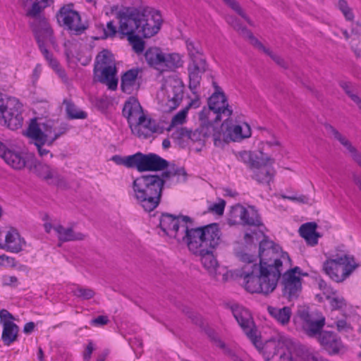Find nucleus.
Listing matches in <instances>:
<instances>
[{"instance_id":"obj_1","label":"nucleus","mask_w":361,"mask_h":361,"mask_svg":"<svg viewBox=\"0 0 361 361\" xmlns=\"http://www.w3.org/2000/svg\"><path fill=\"white\" fill-rule=\"evenodd\" d=\"M118 32L127 36L133 50L137 54L143 52L145 42L139 35L148 38L156 35L160 30L162 18L159 11L139 10L126 7L118 14Z\"/></svg>"},{"instance_id":"obj_2","label":"nucleus","mask_w":361,"mask_h":361,"mask_svg":"<svg viewBox=\"0 0 361 361\" xmlns=\"http://www.w3.org/2000/svg\"><path fill=\"white\" fill-rule=\"evenodd\" d=\"M259 281L263 283L264 295L272 293L276 288L283 271V265L290 266L288 254L272 240L264 237L259 245Z\"/></svg>"},{"instance_id":"obj_3","label":"nucleus","mask_w":361,"mask_h":361,"mask_svg":"<svg viewBox=\"0 0 361 361\" xmlns=\"http://www.w3.org/2000/svg\"><path fill=\"white\" fill-rule=\"evenodd\" d=\"M164 185L161 175H141L132 183L133 196L145 211L150 212L160 203Z\"/></svg>"},{"instance_id":"obj_4","label":"nucleus","mask_w":361,"mask_h":361,"mask_svg":"<svg viewBox=\"0 0 361 361\" xmlns=\"http://www.w3.org/2000/svg\"><path fill=\"white\" fill-rule=\"evenodd\" d=\"M190 63L188 70L189 73V88L195 90L199 87L201 75L207 70V62L200 44L198 42L187 39L185 41Z\"/></svg>"},{"instance_id":"obj_5","label":"nucleus","mask_w":361,"mask_h":361,"mask_svg":"<svg viewBox=\"0 0 361 361\" xmlns=\"http://www.w3.org/2000/svg\"><path fill=\"white\" fill-rule=\"evenodd\" d=\"M23 123L22 104L18 99L0 92V125L16 130Z\"/></svg>"},{"instance_id":"obj_6","label":"nucleus","mask_w":361,"mask_h":361,"mask_svg":"<svg viewBox=\"0 0 361 361\" xmlns=\"http://www.w3.org/2000/svg\"><path fill=\"white\" fill-rule=\"evenodd\" d=\"M238 257L245 264L240 275L243 279V284L245 289L252 293L264 294L263 283L259 280V263H257L256 257L243 252L238 253Z\"/></svg>"},{"instance_id":"obj_7","label":"nucleus","mask_w":361,"mask_h":361,"mask_svg":"<svg viewBox=\"0 0 361 361\" xmlns=\"http://www.w3.org/2000/svg\"><path fill=\"white\" fill-rule=\"evenodd\" d=\"M148 65L160 73L173 71L182 66L180 56L176 53L165 54L158 47H150L145 53Z\"/></svg>"},{"instance_id":"obj_8","label":"nucleus","mask_w":361,"mask_h":361,"mask_svg":"<svg viewBox=\"0 0 361 361\" xmlns=\"http://www.w3.org/2000/svg\"><path fill=\"white\" fill-rule=\"evenodd\" d=\"M94 72L97 74L100 72L98 76V81L105 84L108 88L115 90L118 85V79L116 78V68L112 54L108 50L102 51L96 57V64Z\"/></svg>"},{"instance_id":"obj_9","label":"nucleus","mask_w":361,"mask_h":361,"mask_svg":"<svg viewBox=\"0 0 361 361\" xmlns=\"http://www.w3.org/2000/svg\"><path fill=\"white\" fill-rule=\"evenodd\" d=\"M357 267L358 264L355 262L353 257L343 255L325 261L323 264V270L333 281L341 282Z\"/></svg>"},{"instance_id":"obj_10","label":"nucleus","mask_w":361,"mask_h":361,"mask_svg":"<svg viewBox=\"0 0 361 361\" xmlns=\"http://www.w3.org/2000/svg\"><path fill=\"white\" fill-rule=\"evenodd\" d=\"M66 131V128L61 127L58 123L47 121L38 124L35 120L30 124L27 135L31 139L41 138L48 142V147H51L54 142Z\"/></svg>"},{"instance_id":"obj_11","label":"nucleus","mask_w":361,"mask_h":361,"mask_svg":"<svg viewBox=\"0 0 361 361\" xmlns=\"http://www.w3.org/2000/svg\"><path fill=\"white\" fill-rule=\"evenodd\" d=\"M297 315L301 321L304 333L310 338H316L322 331L325 325V317L321 312L307 307H300Z\"/></svg>"},{"instance_id":"obj_12","label":"nucleus","mask_w":361,"mask_h":361,"mask_svg":"<svg viewBox=\"0 0 361 361\" xmlns=\"http://www.w3.org/2000/svg\"><path fill=\"white\" fill-rule=\"evenodd\" d=\"M193 224V220L188 216H174L168 213L162 214L159 219V227L164 233L169 238H174L181 243L184 233L183 224Z\"/></svg>"},{"instance_id":"obj_13","label":"nucleus","mask_w":361,"mask_h":361,"mask_svg":"<svg viewBox=\"0 0 361 361\" xmlns=\"http://www.w3.org/2000/svg\"><path fill=\"white\" fill-rule=\"evenodd\" d=\"M56 17L58 22L73 35H80L87 29V25L81 22L79 13L73 10L72 4L62 6Z\"/></svg>"},{"instance_id":"obj_14","label":"nucleus","mask_w":361,"mask_h":361,"mask_svg":"<svg viewBox=\"0 0 361 361\" xmlns=\"http://www.w3.org/2000/svg\"><path fill=\"white\" fill-rule=\"evenodd\" d=\"M233 314L240 326L243 329L252 344L258 349L263 348L261 337L257 334V330L250 312L241 306L235 305L231 307Z\"/></svg>"},{"instance_id":"obj_15","label":"nucleus","mask_w":361,"mask_h":361,"mask_svg":"<svg viewBox=\"0 0 361 361\" xmlns=\"http://www.w3.org/2000/svg\"><path fill=\"white\" fill-rule=\"evenodd\" d=\"M168 161L154 153L143 154L137 152L135 154L134 168L139 172L159 171L168 167Z\"/></svg>"},{"instance_id":"obj_16","label":"nucleus","mask_w":361,"mask_h":361,"mask_svg":"<svg viewBox=\"0 0 361 361\" xmlns=\"http://www.w3.org/2000/svg\"><path fill=\"white\" fill-rule=\"evenodd\" d=\"M299 270V267H296L286 271L283 274H281L282 294L289 301L297 299L302 290V279L295 274Z\"/></svg>"},{"instance_id":"obj_17","label":"nucleus","mask_w":361,"mask_h":361,"mask_svg":"<svg viewBox=\"0 0 361 361\" xmlns=\"http://www.w3.org/2000/svg\"><path fill=\"white\" fill-rule=\"evenodd\" d=\"M182 228L184 229V233L181 243H185L190 251L195 253L206 250L204 226L189 228L188 225L183 224Z\"/></svg>"},{"instance_id":"obj_18","label":"nucleus","mask_w":361,"mask_h":361,"mask_svg":"<svg viewBox=\"0 0 361 361\" xmlns=\"http://www.w3.org/2000/svg\"><path fill=\"white\" fill-rule=\"evenodd\" d=\"M214 87V92L210 96L208 100V105L214 114H216L215 121L221 120V115L225 114L230 116L233 110L229 106L226 97L221 88L214 81L212 82Z\"/></svg>"},{"instance_id":"obj_19","label":"nucleus","mask_w":361,"mask_h":361,"mask_svg":"<svg viewBox=\"0 0 361 361\" xmlns=\"http://www.w3.org/2000/svg\"><path fill=\"white\" fill-rule=\"evenodd\" d=\"M28 169L38 177L45 180L49 184L61 185L64 183L63 177L55 169L39 162L34 157H30Z\"/></svg>"},{"instance_id":"obj_20","label":"nucleus","mask_w":361,"mask_h":361,"mask_svg":"<svg viewBox=\"0 0 361 361\" xmlns=\"http://www.w3.org/2000/svg\"><path fill=\"white\" fill-rule=\"evenodd\" d=\"M262 161L264 164H259V166H255L252 169L254 170L252 178L259 184L269 185L270 183L273 181L275 175V171L272 167L274 159L260 152V162Z\"/></svg>"},{"instance_id":"obj_21","label":"nucleus","mask_w":361,"mask_h":361,"mask_svg":"<svg viewBox=\"0 0 361 361\" xmlns=\"http://www.w3.org/2000/svg\"><path fill=\"white\" fill-rule=\"evenodd\" d=\"M316 338L323 349L331 355H338L345 351L341 337L334 331H322Z\"/></svg>"},{"instance_id":"obj_22","label":"nucleus","mask_w":361,"mask_h":361,"mask_svg":"<svg viewBox=\"0 0 361 361\" xmlns=\"http://www.w3.org/2000/svg\"><path fill=\"white\" fill-rule=\"evenodd\" d=\"M261 350L266 361H293L290 350L283 343L269 341Z\"/></svg>"},{"instance_id":"obj_23","label":"nucleus","mask_w":361,"mask_h":361,"mask_svg":"<svg viewBox=\"0 0 361 361\" xmlns=\"http://www.w3.org/2000/svg\"><path fill=\"white\" fill-rule=\"evenodd\" d=\"M324 128L331 137L339 142L345 148L352 160L361 168V152L353 145L352 142L336 128L329 123L324 124Z\"/></svg>"},{"instance_id":"obj_24","label":"nucleus","mask_w":361,"mask_h":361,"mask_svg":"<svg viewBox=\"0 0 361 361\" xmlns=\"http://www.w3.org/2000/svg\"><path fill=\"white\" fill-rule=\"evenodd\" d=\"M230 214L232 218H239L245 225L255 226L262 225L260 217L257 212L252 207L247 210L244 207L236 204L231 207Z\"/></svg>"},{"instance_id":"obj_25","label":"nucleus","mask_w":361,"mask_h":361,"mask_svg":"<svg viewBox=\"0 0 361 361\" xmlns=\"http://www.w3.org/2000/svg\"><path fill=\"white\" fill-rule=\"evenodd\" d=\"M130 128L133 133L140 138L149 137L159 130V126L156 121L146 117L145 115L140 117Z\"/></svg>"},{"instance_id":"obj_26","label":"nucleus","mask_w":361,"mask_h":361,"mask_svg":"<svg viewBox=\"0 0 361 361\" xmlns=\"http://www.w3.org/2000/svg\"><path fill=\"white\" fill-rule=\"evenodd\" d=\"M184 86L182 82L177 79L169 80L166 85L168 98L166 105L170 110L175 109L180 103L183 97Z\"/></svg>"},{"instance_id":"obj_27","label":"nucleus","mask_w":361,"mask_h":361,"mask_svg":"<svg viewBox=\"0 0 361 361\" xmlns=\"http://www.w3.org/2000/svg\"><path fill=\"white\" fill-rule=\"evenodd\" d=\"M204 232L206 249L216 250L223 243V234L218 224L212 223L204 226Z\"/></svg>"},{"instance_id":"obj_28","label":"nucleus","mask_w":361,"mask_h":361,"mask_svg":"<svg viewBox=\"0 0 361 361\" xmlns=\"http://www.w3.org/2000/svg\"><path fill=\"white\" fill-rule=\"evenodd\" d=\"M25 244V241L20 237L17 230L11 228L6 232L4 243L0 244V246L8 252L18 253L23 250Z\"/></svg>"},{"instance_id":"obj_29","label":"nucleus","mask_w":361,"mask_h":361,"mask_svg":"<svg viewBox=\"0 0 361 361\" xmlns=\"http://www.w3.org/2000/svg\"><path fill=\"white\" fill-rule=\"evenodd\" d=\"M122 113L128 119L129 126L145 115L139 102L135 97H130L125 102Z\"/></svg>"},{"instance_id":"obj_30","label":"nucleus","mask_w":361,"mask_h":361,"mask_svg":"<svg viewBox=\"0 0 361 361\" xmlns=\"http://www.w3.org/2000/svg\"><path fill=\"white\" fill-rule=\"evenodd\" d=\"M139 72V68H132L123 73L121 82V88L123 92L130 94L137 89V80Z\"/></svg>"},{"instance_id":"obj_31","label":"nucleus","mask_w":361,"mask_h":361,"mask_svg":"<svg viewBox=\"0 0 361 361\" xmlns=\"http://www.w3.org/2000/svg\"><path fill=\"white\" fill-rule=\"evenodd\" d=\"M42 25L44 26L42 28L43 30H39L37 27L34 28V35L41 52L44 55L49 52L45 47V43L53 42V30L51 27H47L43 21Z\"/></svg>"},{"instance_id":"obj_32","label":"nucleus","mask_w":361,"mask_h":361,"mask_svg":"<svg viewBox=\"0 0 361 361\" xmlns=\"http://www.w3.org/2000/svg\"><path fill=\"white\" fill-rule=\"evenodd\" d=\"M43 8L44 6H40L39 2L36 1L32 4L31 8H29L26 12L27 16L33 18V20L30 23V27L33 32L35 27H37V28L39 30H43L42 29L44 27L42 25V21L46 24L47 27H51L47 22V18L39 15Z\"/></svg>"},{"instance_id":"obj_33","label":"nucleus","mask_w":361,"mask_h":361,"mask_svg":"<svg viewBox=\"0 0 361 361\" xmlns=\"http://www.w3.org/2000/svg\"><path fill=\"white\" fill-rule=\"evenodd\" d=\"M317 224L315 222H307L302 224L299 228V233L307 243L311 246H314L318 243V238L321 236L316 231Z\"/></svg>"},{"instance_id":"obj_34","label":"nucleus","mask_w":361,"mask_h":361,"mask_svg":"<svg viewBox=\"0 0 361 361\" xmlns=\"http://www.w3.org/2000/svg\"><path fill=\"white\" fill-rule=\"evenodd\" d=\"M5 162L16 170L24 169L26 166L29 167L30 157H26L21 153L13 150L7 152V155L4 159Z\"/></svg>"},{"instance_id":"obj_35","label":"nucleus","mask_w":361,"mask_h":361,"mask_svg":"<svg viewBox=\"0 0 361 361\" xmlns=\"http://www.w3.org/2000/svg\"><path fill=\"white\" fill-rule=\"evenodd\" d=\"M61 242L83 240L85 235L80 232H75L72 228H65L61 225L54 227Z\"/></svg>"},{"instance_id":"obj_36","label":"nucleus","mask_w":361,"mask_h":361,"mask_svg":"<svg viewBox=\"0 0 361 361\" xmlns=\"http://www.w3.org/2000/svg\"><path fill=\"white\" fill-rule=\"evenodd\" d=\"M214 250L206 249L194 253L200 257L202 264L211 274H216V270L218 267L217 260L214 255Z\"/></svg>"},{"instance_id":"obj_37","label":"nucleus","mask_w":361,"mask_h":361,"mask_svg":"<svg viewBox=\"0 0 361 361\" xmlns=\"http://www.w3.org/2000/svg\"><path fill=\"white\" fill-rule=\"evenodd\" d=\"M19 327L12 321H4L1 339L6 345H10L16 341Z\"/></svg>"},{"instance_id":"obj_38","label":"nucleus","mask_w":361,"mask_h":361,"mask_svg":"<svg viewBox=\"0 0 361 361\" xmlns=\"http://www.w3.org/2000/svg\"><path fill=\"white\" fill-rule=\"evenodd\" d=\"M226 22L236 30L240 35L244 38H247L250 40V44L254 45L255 43L258 40L246 27L243 26L240 21L233 16H227L226 18Z\"/></svg>"},{"instance_id":"obj_39","label":"nucleus","mask_w":361,"mask_h":361,"mask_svg":"<svg viewBox=\"0 0 361 361\" xmlns=\"http://www.w3.org/2000/svg\"><path fill=\"white\" fill-rule=\"evenodd\" d=\"M269 314L282 325L289 323L292 314L291 309L289 307L281 308L269 306L267 308Z\"/></svg>"},{"instance_id":"obj_40","label":"nucleus","mask_w":361,"mask_h":361,"mask_svg":"<svg viewBox=\"0 0 361 361\" xmlns=\"http://www.w3.org/2000/svg\"><path fill=\"white\" fill-rule=\"evenodd\" d=\"M231 140L236 141L247 138L251 135V129L250 126L244 123L243 125H235L228 129Z\"/></svg>"},{"instance_id":"obj_41","label":"nucleus","mask_w":361,"mask_h":361,"mask_svg":"<svg viewBox=\"0 0 361 361\" xmlns=\"http://www.w3.org/2000/svg\"><path fill=\"white\" fill-rule=\"evenodd\" d=\"M212 128V124L209 123L202 125L193 131L189 130V140L193 142H204V138L210 135Z\"/></svg>"},{"instance_id":"obj_42","label":"nucleus","mask_w":361,"mask_h":361,"mask_svg":"<svg viewBox=\"0 0 361 361\" xmlns=\"http://www.w3.org/2000/svg\"><path fill=\"white\" fill-rule=\"evenodd\" d=\"M192 106L197 107L199 106V100L192 101L186 107L180 110L171 119V124L169 127V130H170L172 128L182 125L185 122L186 116L188 112V109Z\"/></svg>"},{"instance_id":"obj_43","label":"nucleus","mask_w":361,"mask_h":361,"mask_svg":"<svg viewBox=\"0 0 361 361\" xmlns=\"http://www.w3.org/2000/svg\"><path fill=\"white\" fill-rule=\"evenodd\" d=\"M161 178H163L164 183H165L168 180L177 178L176 182L185 181L186 180L187 173L183 168H172L166 171H163L161 173Z\"/></svg>"},{"instance_id":"obj_44","label":"nucleus","mask_w":361,"mask_h":361,"mask_svg":"<svg viewBox=\"0 0 361 361\" xmlns=\"http://www.w3.org/2000/svg\"><path fill=\"white\" fill-rule=\"evenodd\" d=\"M63 103L66 104V111L70 119H85L87 118V114L79 110L76 106L71 102L64 100Z\"/></svg>"},{"instance_id":"obj_45","label":"nucleus","mask_w":361,"mask_h":361,"mask_svg":"<svg viewBox=\"0 0 361 361\" xmlns=\"http://www.w3.org/2000/svg\"><path fill=\"white\" fill-rule=\"evenodd\" d=\"M253 46L269 56L272 60L279 66L283 68H288L287 63L281 56L274 54L269 49L265 47L259 40H257Z\"/></svg>"},{"instance_id":"obj_46","label":"nucleus","mask_w":361,"mask_h":361,"mask_svg":"<svg viewBox=\"0 0 361 361\" xmlns=\"http://www.w3.org/2000/svg\"><path fill=\"white\" fill-rule=\"evenodd\" d=\"M327 300L331 308V310H341L346 309L348 304L345 299L340 295L334 294L332 296H328Z\"/></svg>"},{"instance_id":"obj_47","label":"nucleus","mask_w":361,"mask_h":361,"mask_svg":"<svg viewBox=\"0 0 361 361\" xmlns=\"http://www.w3.org/2000/svg\"><path fill=\"white\" fill-rule=\"evenodd\" d=\"M239 154L242 161L247 164L252 169L255 166H259V164H264L263 161L260 162V155L258 156L247 151L240 152Z\"/></svg>"},{"instance_id":"obj_48","label":"nucleus","mask_w":361,"mask_h":361,"mask_svg":"<svg viewBox=\"0 0 361 361\" xmlns=\"http://www.w3.org/2000/svg\"><path fill=\"white\" fill-rule=\"evenodd\" d=\"M228 6L240 16L250 26H255L252 20L246 15L239 4L235 0H223Z\"/></svg>"},{"instance_id":"obj_49","label":"nucleus","mask_w":361,"mask_h":361,"mask_svg":"<svg viewBox=\"0 0 361 361\" xmlns=\"http://www.w3.org/2000/svg\"><path fill=\"white\" fill-rule=\"evenodd\" d=\"M171 137L178 142L179 145L182 142L189 141V130L186 128H177L172 133Z\"/></svg>"},{"instance_id":"obj_50","label":"nucleus","mask_w":361,"mask_h":361,"mask_svg":"<svg viewBox=\"0 0 361 361\" xmlns=\"http://www.w3.org/2000/svg\"><path fill=\"white\" fill-rule=\"evenodd\" d=\"M349 316L347 314H343V317L341 319H336L334 324L336 326V329L339 332H350L353 328L351 326L350 323L348 321Z\"/></svg>"},{"instance_id":"obj_51","label":"nucleus","mask_w":361,"mask_h":361,"mask_svg":"<svg viewBox=\"0 0 361 361\" xmlns=\"http://www.w3.org/2000/svg\"><path fill=\"white\" fill-rule=\"evenodd\" d=\"M111 159L118 165H123L127 168H134L135 154L122 157L119 155H114Z\"/></svg>"},{"instance_id":"obj_52","label":"nucleus","mask_w":361,"mask_h":361,"mask_svg":"<svg viewBox=\"0 0 361 361\" xmlns=\"http://www.w3.org/2000/svg\"><path fill=\"white\" fill-rule=\"evenodd\" d=\"M73 293L75 296L82 300H90L95 295V293L92 289L82 287H78L73 291Z\"/></svg>"},{"instance_id":"obj_53","label":"nucleus","mask_w":361,"mask_h":361,"mask_svg":"<svg viewBox=\"0 0 361 361\" xmlns=\"http://www.w3.org/2000/svg\"><path fill=\"white\" fill-rule=\"evenodd\" d=\"M35 143V145L36 146L37 149V152L39 155L41 157H44L45 156L49 155L50 157H52L53 155L50 152L49 149H46L44 147V145H47L48 146V142L44 141L41 138L38 139H32Z\"/></svg>"},{"instance_id":"obj_54","label":"nucleus","mask_w":361,"mask_h":361,"mask_svg":"<svg viewBox=\"0 0 361 361\" xmlns=\"http://www.w3.org/2000/svg\"><path fill=\"white\" fill-rule=\"evenodd\" d=\"M225 206L226 201L219 198L217 202L213 203L209 206L208 210L212 214L221 216L224 214Z\"/></svg>"},{"instance_id":"obj_55","label":"nucleus","mask_w":361,"mask_h":361,"mask_svg":"<svg viewBox=\"0 0 361 361\" xmlns=\"http://www.w3.org/2000/svg\"><path fill=\"white\" fill-rule=\"evenodd\" d=\"M340 86L345 91V94L355 102L356 104L361 102V99L353 92L351 84L347 82H341Z\"/></svg>"},{"instance_id":"obj_56","label":"nucleus","mask_w":361,"mask_h":361,"mask_svg":"<svg viewBox=\"0 0 361 361\" xmlns=\"http://www.w3.org/2000/svg\"><path fill=\"white\" fill-rule=\"evenodd\" d=\"M123 2V6L121 8V10L117 13V15L125 8L130 7V8H135L139 10H144V9H149L151 11H155L152 8L148 7V6H141V1L140 0H122Z\"/></svg>"},{"instance_id":"obj_57","label":"nucleus","mask_w":361,"mask_h":361,"mask_svg":"<svg viewBox=\"0 0 361 361\" xmlns=\"http://www.w3.org/2000/svg\"><path fill=\"white\" fill-rule=\"evenodd\" d=\"M338 7L341 11L347 20H351L353 19V13L351 9L349 8L345 0H338Z\"/></svg>"},{"instance_id":"obj_58","label":"nucleus","mask_w":361,"mask_h":361,"mask_svg":"<svg viewBox=\"0 0 361 361\" xmlns=\"http://www.w3.org/2000/svg\"><path fill=\"white\" fill-rule=\"evenodd\" d=\"M117 32L116 27L112 21H109L106 24V27L104 28V38L113 37Z\"/></svg>"},{"instance_id":"obj_59","label":"nucleus","mask_w":361,"mask_h":361,"mask_svg":"<svg viewBox=\"0 0 361 361\" xmlns=\"http://www.w3.org/2000/svg\"><path fill=\"white\" fill-rule=\"evenodd\" d=\"M109 319L107 316L100 315L91 320L90 324L92 326H104L108 324Z\"/></svg>"},{"instance_id":"obj_60","label":"nucleus","mask_w":361,"mask_h":361,"mask_svg":"<svg viewBox=\"0 0 361 361\" xmlns=\"http://www.w3.org/2000/svg\"><path fill=\"white\" fill-rule=\"evenodd\" d=\"M351 47L357 57H361V41L357 37L351 40Z\"/></svg>"},{"instance_id":"obj_61","label":"nucleus","mask_w":361,"mask_h":361,"mask_svg":"<svg viewBox=\"0 0 361 361\" xmlns=\"http://www.w3.org/2000/svg\"><path fill=\"white\" fill-rule=\"evenodd\" d=\"M0 319L4 324V321H11L14 319L13 316L6 310L2 309L0 310Z\"/></svg>"},{"instance_id":"obj_62","label":"nucleus","mask_w":361,"mask_h":361,"mask_svg":"<svg viewBox=\"0 0 361 361\" xmlns=\"http://www.w3.org/2000/svg\"><path fill=\"white\" fill-rule=\"evenodd\" d=\"M93 350H94L93 343L92 341H90L88 343V345H87L85 351L84 352V354H83V359L85 361H89L90 360L91 355H92Z\"/></svg>"},{"instance_id":"obj_63","label":"nucleus","mask_w":361,"mask_h":361,"mask_svg":"<svg viewBox=\"0 0 361 361\" xmlns=\"http://www.w3.org/2000/svg\"><path fill=\"white\" fill-rule=\"evenodd\" d=\"M306 361H329L321 356L318 353H310L306 355Z\"/></svg>"},{"instance_id":"obj_64","label":"nucleus","mask_w":361,"mask_h":361,"mask_svg":"<svg viewBox=\"0 0 361 361\" xmlns=\"http://www.w3.org/2000/svg\"><path fill=\"white\" fill-rule=\"evenodd\" d=\"M352 179L353 183L358 187L361 192V174L356 172L352 173Z\"/></svg>"}]
</instances>
